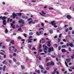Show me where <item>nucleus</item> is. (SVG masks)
<instances>
[{
	"instance_id": "obj_6",
	"label": "nucleus",
	"mask_w": 74,
	"mask_h": 74,
	"mask_svg": "<svg viewBox=\"0 0 74 74\" xmlns=\"http://www.w3.org/2000/svg\"><path fill=\"white\" fill-rule=\"evenodd\" d=\"M13 16V19H15V17L16 16H17L16 14L15 13H13L12 14Z\"/></svg>"
},
{
	"instance_id": "obj_60",
	"label": "nucleus",
	"mask_w": 74,
	"mask_h": 74,
	"mask_svg": "<svg viewBox=\"0 0 74 74\" xmlns=\"http://www.w3.org/2000/svg\"><path fill=\"white\" fill-rule=\"evenodd\" d=\"M16 64H18V65H19V64H20L19 62H16Z\"/></svg>"
},
{
	"instance_id": "obj_37",
	"label": "nucleus",
	"mask_w": 74,
	"mask_h": 74,
	"mask_svg": "<svg viewBox=\"0 0 74 74\" xmlns=\"http://www.w3.org/2000/svg\"><path fill=\"white\" fill-rule=\"evenodd\" d=\"M39 49H41V45H40L39 47Z\"/></svg>"
},
{
	"instance_id": "obj_3",
	"label": "nucleus",
	"mask_w": 74,
	"mask_h": 74,
	"mask_svg": "<svg viewBox=\"0 0 74 74\" xmlns=\"http://www.w3.org/2000/svg\"><path fill=\"white\" fill-rule=\"evenodd\" d=\"M51 51H53V47H52L51 48L50 47L48 49V52H51Z\"/></svg>"
},
{
	"instance_id": "obj_25",
	"label": "nucleus",
	"mask_w": 74,
	"mask_h": 74,
	"mask_svg": "<svg viewBox=\"0 0 74 74\" xmlns=\"http://www.w3.org/2000/svg\"><path fill=\"white\" fill-rule=\"evenodd\" d=\"M10 18H8V21H7V23H9V21H10Z\"/></svg>"
},
{
	"instance_id": "obj_34",
	"label": "nucleus",
	"mask_w": 74,
	"mask_h": 74,
	"mask_svg": "<svg viewBox=\"0 0 74 74\" xmlns=\"http://www.w3.org/2000/svg\"><path fill=\"white\" fill-rule=\"evenodd\" d=\"M32 21H29L28 23H29V24H31V23H32Z\"/></svg>"
},
{
	"instance_id": "obj_40",
	"label": "nucleus",
	"mask_w": 74,
	"mask_h": 74,
	"mask_svg": "<svg viewBox=\"0 0 74 74\" xmlns=\"http://www.w3.org/2000/svg\"><path fill=\"white\" fill-rule=\"evenodd\" d=\"M65 32H69V29L68 28L66 29L65 30Z\"/></svg>"
},
{
	"instance_id": "obj_49",
	"label": "nucleus",
	"mask_w": 74,
	"mask_h": 74,
	"mask_svg": "<svg viewBox=\"0 0 74 74\" xmlns=\"http://www.w3.org/2000/svg\"><path fill=\"white\" fill-rule=\"evenodd\" d=\"M61 70H62V71H64L65 69L64 68H62V69Z\"/></svg>"
},
{
	"instance_id": "obj_31",
	"label": "nucleus",
	"mask_w": 74,
	"mask_h": 74,
	"mask_svg": "<svg viewBox=\"0 0 74 74\" xmlns=\"http://www.w3.org/2000/svg\"><path fill=\"white\" fill-rule=\"evenodd\" d=\"M61 40V39H60V38H58V42H60Z\"/></svg>"
},
{
	"instance_id": "obj_28",
	"label": "nucleus",
	"mask_w": 74,
	"mask_h": 74,
	"mask_svg": "<svg viewBox=\"0 0 74 74\" xmlns=\"http://www.w3.org/2000/svg\"><path fill=\"white\" fill-rule=\"evenodd\" d=\"M8 33V30L6 28L5 29V33Z\"/></svg>"
},
{
	"instance_id": "obj_63",
	"label": "nucleus",
	"mask_w": 74,
	"mask_h": 74,
	"mask_svg": "<svg viewBox=\"0 0 74 74\" xmlns=\"http://www.w3.org/2000/svg\"><path fill=\"white\" fill-rule=\"evenodd\" d=\"M0 54L1 55H4V54L3 53L1 52V53H0Z\"/></svg>"
},
{
	"instance_id": "obj_62",
	"label": "nucleus",
	"mask_w": 74,
	"mask_h": 74,
	"mask_svg": "<svg viewBox=\"0 0 74 74\" xmlns=\"http://www.w3.org/2000/svg\"><path fill=\"white\" fill-rule=\"evenodd\" d=\"M55 45L56 47L57 48V47H58V45H57V44H55Z\"/></svg>"
},
{
	"instance_id": "obj_8",
	"label": "nucleus",
	"mask_w": 74,
	"mask_h": 74,
	"mask_svg": "<svg viewBox=\"0 0 74 74\" xmlns=\"http://www.w3.org/2000/svg\"><path fill=\"white\" fill-rule=\"evenodd\" d=\"M67 19H71V16L69 15H68L67 16Z\"/></svg>"
},
{
	"instance_id": "obj_29",
	"label": "nucleus",
	"mask_w": 74,
	"mask_h": 74,
	"mask_svg": "<svg viewBox=\"0 0 74 74\" xmlns=\"http://www.w3.org/2000/svg\"><path fill=\"white\" fill-rule=\"evenodd\" d=\"M65 64L66 66H67V67H68L69 66H68V65H67V63L66 62V61H65Z\"/></svg>"
},
{
	"instance_id": "obj_17",
	"label": "nucleus",
	"mask_w": 74,
	"mask_h": 74,
	"mask_svg": "<svg viewBox=\"0 0 74 74\" xmlns=\"http://www.w3.org/2000/svg\"><path fill=\"white\" fill-rule=\"evenodd\" d=\"M47 66H51V63L50 62H48L46 64Z\"/></svg>"
},
{
	"instance_id": "obj_58",
	"label": "nucleus",
	"mask_w": 74,
	"mask_h": 74,
	"mask_svg": "<svg viewBox=\"0 0 74 74\" xmlns=\"http://www.w3.org/2000/svg\"><path fill=\"white\" fill-rule=\"evenodd\" d=\"M8 14V13L5 12V13L4 14V15H7Z\"/></svg>"
},
{
	"instance_id": "obj_39",
	"label": "nucleus",
	"mask_w": 74,
	"mask_h": 74,
	"mask_svg": "<svg viewBox=\"0 0 74 74\" xmlns=\"http://www.w3.org/2000/svg\"><path fill=\"white\" fill-rule=\"evenodd\" d=\"M18 39H20V40H21V39H22V38L21 36H19L18 37Z\"/></svg>"
},
{
	"instance_id": "obj_10",
	"label": "nucleus",
	"mask_w": 74,
	"mask_h": 74,
	"mask_svg": "<svg viewBox=\"0 0 74 74\" xmlns=\"http://www.w3.org/2000/svg\"><path fill=\"white\" fill-rule=\"evenodd\" d=\"M69 46L71 47V48H73V47H74V45L72 43H70L69 44Z\"/></svg>"
},
{
	"instance_id": "obj_27",
	"label": "nucleus",
	"mask_w": 74,
	"mask_h": 74,
	"mask_svg": "<svg viewBox=\"0 0 74 74\" xmlns=\"http://www.w3.org/2000/svg\"><path fill=\"white\" fill-rule=\"evenodd\" d=\"M13 60L14 62H15L16 61V60L15 59V58H13Z\"/></svg>"
},
{
	"instance_id": "obj_14",
	"label": "nucleus",
	"mask_w": 74,
	"mask_h": 74,
	"mask_svg": "<svg viewBox=\"0 0 74 74\" xmlns=\"http://www.w3.org/2000/svg\"><path fill=\"white\" fill-rule=\"evenodd\" d=\"M50 65L51 66L52 65V66H54L55 65V63L53 62H51V63H50Z\"/></svg>"
},
{
	"instance_id": "obj_59",
	"label": "nucleus",
	"mask_w": 74,
	"mask_h": 74,
	"mask_svg": "<svg viewBox=\"0 0 74 74\" xmlns=\"http://www.w3.org/2000/svg\"><path fill=\"white\" fill-rule=\"evenodd\" d=\"M68 26V25H65L64 27H67Z\"/></svg>"
},
{
	"instance_id": "obj_36",
	"label": "nucleus",
	"mask_w": 74,
	"mask_h": 74,
	"mask_svg": "<svg viewBox=\"0 0 74 74\" xmlns=\"http://www.w3.org/2000/svg\"><path fill=\"white\" fill-rule=\"evenodd\" d=\"M61 49V47H60V46H59L58 47V50L59 51H60Z\"/></svg>"
},
{
	"instance_id": "obj_11",
	"label": "nucleus",
	"mask_w": 74,
	"mask_h": 74,
	"mask_svg": "<svg viewBox=\"0 0 74 74\" xmlns=\"http://www.w3.org/2000/svg\"><path fill=\"white\" fill-rule=\"evenodd\" d=\"M62 53H65L66 52V50L64 49H62Z\"/></svg>"
},
{
	"instance_id": "obj_22",
	"label": "nucleus",
	"mask_w": 74,
	"mask_h": 74,
	"mask_svg": "<svg viewBox=\"0 0 74 74\" xmlns=\"http://www.w3.org/2000/svg\"><path fill=\"white\" fill-rule=\"evenodd\" d=\"M22 30V28H21V27H20L18 30V31H21Z\"/></svg>"
},
{
	"instance_id": "obj_5",
	"label": "nucleus",
	"mask_w": 74,
	"mask_h": 74,
	"mask_svg": "<svg viewBox=\"0 0 74 74\" xmlns=\"http://www.w3.org/2000/svg\"><path fill=\"white\" fill-rule=\"evenodd\" d=\"M55 21H52L51 23V24L52 25V26H54V25H56V23H55Z\"/></svg>"
},
{
	"instance_id": "obj_55",
	"label": "nucleus",
	"mask_w": 74,
	"mask_h": 74,
	"mask_svg": "<svg viewBox=\"0 0 74 74\" xmlns=\"http://www.w3.org/2000/svg\"><path fill=\"white\" fill-rule=\"evenodd\" d=\"M53 9V8H49V10H52Z\"/></svg>"
},
{
	"instance_id": "obj_20",
	"label": "nucleus",
	"mask_w": 74,
	"mask_h": 74,
	"mask_svg": "<svg viewBox=\"0 0 74 74\" xmlns=\"http://www.w3.org/2000/svg\"><path fill=\"white\" fill-rule=\"evenodd\" d=\"M66 47H67V46H66V45H63L62 46V48H66Z\"/></svg>"
},
{
	"instance_id": "obj_43",
	"label": "nucleus",
	"mask_w": 74,
	"mask_h": 74,
	"mask_svg": "<svg viewBox=\"0 0 74 74\" xmlns=\"http://www.w3.org/2000/svg\"><path fill=\"white\" fill-rule=\"evenodd\" d=\"M9 56L10 58H12V56L11 54L9 55Z\"/></svg>"
},
{
	"instance_id": "obj_1",
	"label": "nucleus",
	"mask_w": 74,
	"mask_h": 74,
	"mask_svg": "<svg viewBox=\"0 0 74 74\" xmlns=\"http://www.w3.org/2000/svg\"><path fill=\"white\" fill-rule=\"evenodd\" d=\"M58 69L57 68L56 69L53 71V73H52V74H55V73H56L57 74H59V72L58 71H57Z\"/></svg>"
},
{
	"instance_id": "obj_52",
	"label": "nucleus",
	"mask_w": 74,
	"mask_h": 74,
	"mask_svg": "<svg viewBox=\"0 0 74 74\" xmlns=\"http://www.w3.org/2000/svg\"><path fill=\"white\" fill-rule=\"evenodd\" d=\"M21 23H23H23H25V22H24V21H23L22 20H21Z\"/></svg>"
},
{
	"instance_id": "obj_7",
	"label": "nucleus",
	"mask_w": 74,
	"mask_h": 74,
	"mask_svg": "<svg viewBox=\"0 0 74 74\" xmlns=\"http://www.w3.org/2000/svg\"><path fill=\"white\" fill-rule=\"evenodd\" d=\"M47 46L48 47H50V46H51V44L50 43H51V41L48 40L47 42Z\"/></svg>"
},
{
	"instance_id": "obj_45",
	"label": "nucleus",
	"mask_w": 74,
	"mask_h": 74,
	"mask_svg": "<svg viewBox=\"0 0 74 74\" xmlns=\"http://www.w3.org/2000/svg\"><path fill=\"white\" fill-rule=\"evenodd\" d=\"M51 57L53 58H56V56H52Z\"/></svg>"
},
{
	"instance_id": "obj_61",
	"label": "nucleus",
	"mask_w": 74,
	"mask_h": 74,
	"mask_svg": "<svg viewBox=\"0 0 74 74\" xmlns=\"http://www.w3.org/2000/svg\"><path fill=\"white\" fill-rule=\"evenodd\" d=\"M41 26H44V24L43 23H41Z\"/></svg>"
},
{
	"instance_id": "obj_21",
	"label": "nucleus",
	"mask_w": 74,
	"mask_h": 74,
	"mask_svg": "<svg viewBox=\"0 0 74 74\" xmlns=\"http://www.w3.org/2000/svg\"><path fill=\"white\" fill-rule=\"evenodd\" d=\"M49 60V58H47L46 59L45 62L47 63V62H48V60Z\"/></svg>"
},
{
	"instance_id": "obj_57",
	"label": "nucleus",
	"mask_w": 74,
	"mask_h": 74,
	"mask_svg": "<svg viewBox=\"0 0 74 74\" xmlns=\"http://www.w3.org/2000/svg\"><path fill=\"white\" fill-rule=\"evenodd\" d=\"M44 50L45 51H47V48H44Z\"/></svg>"
},
{
	"instance_id": "obj_26",
	"label": "nucleus",
	"mask_w": 74,
	"mask_h": 74,
	"mask_svg": "<svg viewBox=\"0 0 74 74\" xmlns=\"http://www.w3.org/2000/svg\"><path fill=\"white\" fill-rule=\"evenodd\" d=\"M21 67L22 69V70H23V69H25V67L23 66H22V65L21 66Z\"/></svg>"
},
{
	"instance_id": "obj_19",
	"label": "nucleus",
	"mask_w": 74,
	"mask_h": 74,
	"mask_svg": "<svg viewBox=\"0 0 74 74\" xmlns=\"http://www.w3.org/2000/svg\"><path fill=\"white\" fill-rule=\"evenodd\" d=\"M18 16H21L22 15V13H17Z\"/></svg>"
},
{
	"instance_id": "obj_24",
	"label": "nucleus",
	"mask_w": 74,
	"mask_h": 74,
	"mask_svg": "<svg viewBox=\"0 0 74 74\" xmlns=\"http://www.w3.org/2000/svg\"><path fill=\"white\" fill-rule=\"evenodd\" d=\"M33 32H31L29 33V36H32V35H33Z\"/></svg>"
},
{
	"instance_id": "obj_30",
	"label": "nucleus",
	"mask_w": 74,
	"mask_h": 74,
	"mask_svg": "<svg viewBox=\"0 0 74 74\" xmlns=\"http://www.w3.org/2000/svg\"><path fill=\"white\" fill-rule=\"evenodd\" d=\"M11 47H9V50L10 52H11V51H12V50H11Z\"/></svg>"
},
{
	"instance_id": "obj_42",
	"label": "nucleus",
	"mask_w": 74,
	"mask_h": 74,
	"mask_svg": "<svg viewBox=\"0 0 74 74\" xmlns=\"http://www.w3.org/2000/svg\"><path fill=\"white\" fill-rule=\"evenodd\" d=\"M32 18H29L27 20L28 21H31V20H32Z\"/></svg>"
},
{
	"instance_id": "obj_64",
	"label": "nucleus",
	"mask_w": 74,
	"mask_h": 74,
	"mask_svg": "<svg viewBox=\"0 0 74 74\" xmlns=\"http://www.w3.org/2000/svg\"><path fill=\"white\" fill-rule=\"evenodd\" d=\"M12 27L13 28V29H15V25H13V26H12Z\"/></svg>"
},
{
	"instance_id": "obj_13",
	"label": "nucleus",
	"mask_w": 74,
	"mask_h": 74,
	"mask_svg": "<svg viewBox=\"0 0 74 74\" xmlns=\"http://www.w3.org/2000/svg\"><path fill=\"white\" fill-rule=\"evenodd\" d=\"M71 60V59L70 58H69V59H66V60L67 62L68 63L69 62H70Z\"/></svg>"
},
{
	"instance_id": "obj_15",
	"label": "nucleus",
	"mask_w": 74,
	"mask_h": 74,
	"mask_svg": "<svg viewBox=\"0 0 74 74\" xmlns=\"http://www.w3.org/2000/svg\"><path fill=\"white\" fill-rule=\"evenodd\" d=\"M6 68V66H4L3 68V71H5Z\"/></svg>"
},
{
	"instance_id": "obj_50",
	"label": "nucleus",
	"mask_w": 74,
	"mask_h": 74,
	"mask_svg": "<svg viewBox=\"0 0 74 74\" xmlns=\"http://www.w3.org/2000/svg\"><path fill=\"white\" fill-rule=\"evenodd\" d=\"M54 27H55V28H56V27H58V26L57 25H53Z\"/></svg>"
},
{
	"instance_id": "obj_35",
	"label": "nucleus",
	"mask_w": 74,
	"mask_h": 74,
	"mask_svg": "<svg viewBox=\"0 0 74 74\" xmlns=\"http://www.w3.org/2000/svg\"><path fill=\"white\" fill-rule=\"evenodd\" d=\"M24 36L25 37H27V36L26 35V34H23Z\"/></svg>"
},
{
	"instance_id": "obj_9",
	"label": "nucleus",
	"mask_w": 74,
	"mask_h": 74,
	"mask_svg": "<svg viewBox=\"0 0 74 74\" xmlns=\"http://www.w3.org/2000/svg\"><path fill=\"white\" fill-rule=\"evenodd\" d=\"M6 20L4 19L3 21V25H6Z\"/></svg>"
},
{
	"instance_id": "obj_47",
	"label": "nucleus",
	"mask_w": 74,
	"mask_h": 74,
	"mask_svg": "<svg viewBox=\"0 0 74 74\" xmlns=\"http://www.w3.org/2000/svg\"><path fill=\"white\" fill-rule=\"evenodd\" d=\"M5 61H6V60H5L3 62H2L3 64H5Z\"/></svg>"
},
{
	"instance_id": "obj_12",
	"label": "nucleus",
	"mask_w": 74,
	"mask_h": 74,
	"mask_svg": "<svg viewBox=\"0 0 74 74\" xmlns=\"http://www.w3.org/2000/svg\"><path fill=\"white\" fill-rule=\"evenodd\" d=\"M39 68H40V69H41L42 70H44V67L42 66V65H40L39 66Z\"/></svg>"
},
{
	"instance_id": "obj_56",
	"label": "nucleus",
	"mask_w": 74,
	"mask_h": 74,
	"mask_svg": "<svg viewBox=\"0 0 74 74\" xmlns=\"http://www.w3.org/2000/svg\"><path fill=\"white\" fill-rule=\"evenodd\" d=\"M4 56H3V58H6V55L5 54H4Z\"/></svg>"
},
{
	"instance_id": "obj_38",
	"label": "nucleus",
	"mask_w": 74,
	"mask_h": 74,
	"mask_svg": "<svg viewBox=\"0 0 74 74\" xmlns=\"http://www.w3.org/2000/svg\"><path fill=\"white\" fill-rule=\"evenodd\" d=\"M62 41H64V42H66V39H62Z\"/></svg>"
},
{
	"instance_id": "obj_46",
	"label": "nucleus",
	"mask_w": 74,
	"mask_h": 74,
	"mask_svg": "<svg viewBox=\"0 0 74 74\" xmlns=\"http://www.w3.org/2000/svg\"><path fill=\"white\" fill-rule=\"evenodd\" d=\"M17 51V49H16V48H15L14 49V52H16Z\"/></svg>"
},
{
	"instance_id": "obj_51",
	"label": "nucleus",
	"mask_w": 74,
	"mask_h": 74,
	"mask_svg": "<svg viewBox=\"0 0 74 74\" xmlns=\"http://www.w3.org/2000/svg\"><path fill=\"white\" fill-rule=\"evenodd\" d=\"M13 55L14 56H15L16 55V54L15 53H13Z\"/></svg>"
},
{
	"instance_id": "obj_18",
	"label": "nucleus",
	"mask_w": 74,
	"mask_h": 74,
	"mask_svg": "<svg viewBox=\"0 0 74 74\" xmlns=\"http://www.w3.org/2000/svg\"><path fill=\"white\" fill-rule=\"evenodd\" d=\"M36 34L37 36H40L41 35V34H40V33H39L38 32H36Z\"/></svg>"
},
{
	"instance_id": "obj_41",
	"label": "nucleus",
	"mask_w": 74,
	"mask_h": 74,
	"mask_svg": "<svg viewBox=\"0 0 74 74\" xmlns=\"http://www.w3.org/2000/svg\"><path fill=\"white\" fill-rule=\"evenodd\" d=\"M28 43H31L32 42V40H28Z\"/></svg>"
},
{
	"instance_id": "obj_4",
	"label": "nucleus",
	"mask_w": 74,
	"mask_h": 74,
	"mask_svg": "<svg viewBox=\"0 0 74 74\" xmlns=\"http://www.w3.org/2000/svg\"><path fill=\"white\" fill-rule=\"evenodd\" d=\"M4 20V19H6V17L4 16H1L0 17V20Z\"/></svg>"
},
{
	"instance_id": "obj_2",
	"label": "nucleus",
	"mask_w": 74,
	"mask_h": 74,
	"mask_svg": "<svg viewBox=\"0 0 74 74\" xmlns=\"http://www.w3.org/2000/svg\"><path fill=\"white\" fill-rule=\"evenodd\" d=\"M40 14L42 16H44L46 14L44 13V12L43 11H42V12H40Z\"/></svg>"
},
{
	"instance_id": "obj_48",
	"label": "nucleus",
	"mask_w": 74,
	"mask_h": 74,
	"mask_svg": "<svg viewBox=\"0 0 74 74\" xmlns=\"http://www.w3.org/2000/svg\"><path fill=\"white\" fill-rule=\"evenodd\" d=\"M37 73H38V74H40V71L39 70H38L37 71Z\"/></svg>"
},
{
	"instance_id": "obj_54",
	"label": "nucleus",
	"mask_w": 74,
	"mask_h": 74,
	"mask_svg": "<svg viewBox=\"0 0 74 74\" xmlns=\"http://www.w3.org/2000/svg\"><path fill=\"white\" fill-rule=\"evenodd\" d=\"M44 30V29L42 28H39V30Z\"/></svg>"
},
{
	"instance_id": "obj_53",
	"label": "nucleus",
	"mask_w": 74,
	"mask_h": 74,
	"mask_svg": "<svg viewBox=\"0 0 74 74\" xmlns=\"http://www.w3.org/2000/svg\"><path fill=\"white\" fill-rule=\"evenodd\" d=\"M32 37H33L32 36H29V38L30 39V38H32Z\"/></svg>"
},
{
	"instance_id": "obj_32",
	"label": "nucleus",
	"mask_w": 74,
	"mask_h": 74,
	"mask_svg": "<svg viewBox=\"0 0 74 74\" xmlns=\"http://www.w3.org/2000/svg\"><path fill=\"white\" fill-rule=\"evenodd\" d=\"M38 58L39 60H41V56H39Z\"/></svg>"
},
{
	"instance_id": "obj_44",
	"label": "nucleus",
	"mask_w": 74,
	"mask_h": 74,
	"mask_svg": "<svg viewBox=\"0 0 74 74\" xmlns=\"http://www.w3.org/2000/svg\"><path fill=\"white\" fill-rule=\"evenodd\" d=\"M59 38H61L62 37V34H60L59 36Z\"/></svg>"
},
{
	"instance_id": "obj_23",
	"label": "nucleus",
	"mask_w": 74,
	"mask_h": 74,
	"mask_svg": "<svg viewBox=\"0 0 74 74\" xmlns=\"http://www.w3.org/2000/svg\"><path fill=\"white\" fill-rule=\"evenodd\" d=\"M49 32L50 34H52L53 33V31H52V30H50Z\"/></svg>"
},
{
	"instance_id": "obj_33",
	"label": "nucleus",
	"mask_w": 74,
	"mask_h": 74,
	"mask_svg": "<svg viewBox=\"0 0 74 74\" xmlns=\"http://www.w3.org/2000/svg\"><path fill=\"white\" fill-rule=\"evenodd\" d=\"M28 47H29V49H30L31 48V47H32V45H28Z\"/></svg>"
},
{
	"instance_id": "obj_16",
	"label": "nucleus",
	"mask_w": 74,
	"mask_h": 74,
	"mask_svg": "<svg viewBox=\"0 0 74 74\" xmlns=\"http://www.w3.org/2000/svg\"><path fill=\"white\" fill-rule=\"evenodd\" d=\"M14 40H12L11 42H10V43L12 44V45H14Z\"/></svg>"
}]
</instances>
